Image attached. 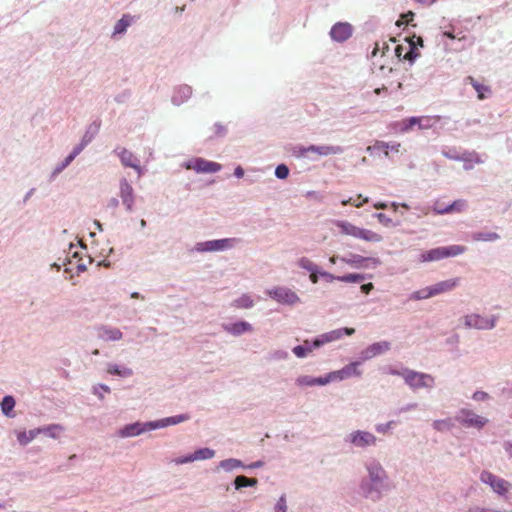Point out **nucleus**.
<instances>
[{"label":"nucleus","instance_id":"obj_40","mask_svg":"<svg viewBox=\"0 0 512 512\" xmlns=\"http://www.w3.org/2000/svg\"><path fill=\"white\" fill-rule=\"evenodd\" d=\"M193 454H194L196 461L197 460H207V459H211L214 457L215 451L211 448L203 447V448H199V449L195 450L193 452Z\"/></svg>","mask_w":512,"mask_h":512},{"label":"nucleus","instance_id":"obj_2","mask_svg":"<svg viewBox=\"0 0 512 512\" xmlns=\"http://www.w3.org/2000/svg\"><path fill=\"white\" fill-rule=\"evenodd\" d=\"M467 248L463 245L440 246L426 250L420 254V262L439 261L444 258L455 257L463 254Z\"/></svg>","mask_w":512,"mask_h":512},{"label":"nucleus","instance_id":"obj_55","mask_svg":"<svg viewBox=\"0 0 512 512\" xmlns=\"http://www.w3.org/2000/svg\"><path fill=\"white\" fill-rule=\"evenodd\" d=\"M194 461H196V460H195V457H194L193 453L177 457V458H175L173 460V462H175V464H177V465L191 463V462H194Z\"/></svg>","mask_w":512,"mask_h":512},{"label":"nucleus","instance_id":"obj_36","mask_svg":"<svg viewBox=\"0 0 512 512\" xmlns=\"http://www.w3.org/2000/svg\"><path fill=\"white\" fill-rule=\"evenodd\" d=\"M372 275L361 273H348L338 277V281L345 283H361L367 279H371Z\"/></svg>","mask_w":512,"mask_h":512},{"label":"nucleus","instance_id":"obj_34","mask_svg":"<svg viewBox=\"0 0 512 512\" xmlns=\"http://www.w3.org/2000/svg\"><path fill=\"white\" fill-rule=\"evenodd\" d=\"M217 468H221L226 472H231L238 468H246V465L239 459L228 458L220 461Z\"/></svg>","mask_w":512,"mask_h":512},{"label":"nucleus","instance_id":"obj_62","mask_svg":"<svg viewBox=\"0 0 512 512\" xmlns=\"http://www.w3.org/2000/svg\"><path fill=\"white\" fill-rule=\"evenodd\" d=\"M489 398H490L489 394L484 391H476L472 395V399L475 401H485Z\"/></svg>","mask_w":512,"mask_h":512},{"label":"nucleus","instance_id":"obj_63","mask_svg":"<svg viewBox=\"0 0 512 512\" xmlns=\"http://www.w3.org/2000/svg\"><path fill=\"white\" fill-rule=\"evenodd\" d=\"M320 276L328 283H331L333 281H338V277L336 275H333L332 273H329L327 271H324L321 269Z\"/></svg>","mask_w":512,"mask_h":512},{"label":"nucleus","instance_id":"obj_28","mask_svg":"<svg viewBox=\"0 0 512 512\" xmlns=\"http://www.w3.org/2000/svg\"><path fill=\"white\" fill-rule=\"evenodd\" d=\"M400 146L401 145L398 142L387 143L384 141H376L373 146H369L367 148V151H369L371 154H373L375 151H383L384 155L388 157L389 151L399 152Z\"/></svg>","mask_w":512,"mask_h":512},{"label":"nucleus","instance_id":"obj_53","mask_svg":"<svg viewBox=\"0 0 512 512\" xmlns=\"http://www.w3.org/2000/svg\"><path fill=\"white\" fill-rule=\"evenodd\" d=\"M309 341L311 343L312 350L318 349V348L322 347L323 345L327 344L323 334L318 335L317 337H315L313 339H309Z\"/></svg>","mask_w":512,"mask_h":512},{"label":"nucleus","instance_id":"obj_48","mask_svg":"<svg viewBox=\"0 0 512 512\" xmlns=\"http://www.w3.org/2000/svg\"><path fill=\"white\" fill-rule=\"evenodd\" d=\"M430 297H432V295L429 294V287H426V288H423L421 290L414 291L409 296V299L410 300H423V299H428Z\"/></svg>","mask_w":512,"mask_h":512},{"label":"nucleus","instance_id":"obj_25","mask_svg":"<svg viewBox=\"0 0 512 512\" xmlns=\"http://www.w3.org/2000/svg\"><path fill=\"white\" fill-rule=\"evenodd\" d=\"M97 336L103 341H118L122 339L123 333L120 329L111 326H101L97 330Z\"/></svg>","mask_w":512,"mask_h":512},{"label":"nucleus","instance_id":"obj_37","mask_svg":"<svg viewBox=\"0 0 512 512\" xmlns=\"http://www.w3.org/2000/svg\"><path fill=\"white\" fill-rule=\"evenodd\" d=\"M40 434V430L35 428L31 429L28 432L21 431L17 434V440L20 445L26 446L28 445L37 435Z\"/></svg>","mask_w":512,"mask_h":512},{"label":"nucleus","instance_id":"obj_60","mask_svg":"<svg viewBox=\"0 0 512 512\" xmlns=\"http://www.w3.org/2000/svg\"><path fill=\"white\" fill-rule=\"evenodd\" d=\"M130 95H131L130 91L125 90V91L121 92L120 94L116 95L114 100L119 104H123L129 99Z\"/></svg>","mask_w":512,"mask_h":512},{"label":"nucleus","instance_id":"obj_43","mask_svg":"<svg viewBox=\"0 0 512 512\" xmlns=\"http://www.w3.org/2000/svg\"><path fill=\"white\" fill-rule=\"evenodd\" d=\"M469 79L471 80V84H472L473 88L478 93V98L479 99H484L486 97L485 94H484L485 92H491V90H490V88L488 86L477 82L472 77H469Z\"/></svg>","mask_w":512,"mask_h":512},{"label":"nucleus","instance_id":"obj_13","mask_svg":"<svg viewBox=\"0 0 512 512\" xmlns=\"http://www.w3.org/2000/svg\"><path fill=\"white\" fill-rule=\"evenodd\" d=\"M186 169H192L197 173H216L221 170L222 165L209 161L204 158L198 157L184 163Z\"/></svg>","mask_w":512,"mask_h":512},{"label":"nucleus","instance_id":"obj_10","mask_svg":"<svg viewBox=\"0 0 512 512\" xmlns=\"http://www.w3.org/2000/svg\"><path fill=\"white\" fill-rule=\"evenodd\" d=\"M269 297L283 305H294L301 300L299 296L287 287H275L267 291Z\"/></svg>","mask_w":512,"mask_h":512},{"label":"nucleus","instance_id":"obj_3","mask_svg":"<svg viewBox=\"0 0 512 512\" xmlns=\"http://www.w3.org/2000/svg\"><path fill=\"white\" fill-rule=\"evenodd\" d=\"M334 224L340 229V232L345 235H350L355 238L374 243H378L383 240V237L380 234L368 229L357 227L348 221L336 220L334 221Z\"/></svg>","mask_w":512,"mask_h":512},{"label":"nucleus","instance_id":"obj_52","mask_svg":"<svg viewBox=\"0 0 512 512\" xmlns=\"http://www.w3.org/2000/svg\"><path fill=\"white\" fill-rule=\"evenodd\" d=\"M88 144L85 143L83 140L80 141L79 144L73 147L72 151L68 154V156L74 160L87 146Z\"/></svg>","mask_w":512,"mask_h":512},{"label":"nucleus","instance_id":"obj_33","mask_svg":"<svg viewBox=\"0 0 512 512\" xmlns=\"http://www.w3.org/2000/svg\"><path fill=\"white\" fill-rule=\"evenodd\" d=\"M100 127L101 120L97 118L86 128V131L81 140L87 144H90L99 133Z\"/></svg>","mask_w":512,"mask_h":512},{"label":"nucleus","instance_id":"obj_17","mask_svg":"<svg viewBox=\"0 0 512 512\" xmlns=\"http://www.w3.org/2000/svg\"><path fill=\"white\" fill-rule=\"evenodd\" d=\"M149 424H150V421H148V422L136 421L133 423L126 424L121 429H119L118 435L122 438L138 436L144 432L153 430L152 427L149 426Z\"/></svg>","mask_w":512,"mask_h":512},{"label":"nucleus","instance_id":"obj_41","mask_svg":"<svg viewBox=\"0 0 512 512\" xmlns=\"http://www.w3.org/2000/svg\"><path fill=\"white\" fill-rule=\"evenodd\" d=\"M420 122V117H416V116H412V117H408V118H405L401 121L400 125V131L401 132H407L409 130H411L414 126H418Z\"/></svg>","mask_w":512,"mask_h":512},{"label":"nucleus","instance_id":"obj_5","mask_svg":"<svg viewBox=\"0 0 512 512\" xmlns=\"http://www.w3.org/2000/svg\"><path fill=\"white\" fill-rule=\"evenodd\" d=\"M405 384L408 385L412 390L420 388H433L435 385V379L431 374L418 372L415 370L405 371Z\"/></svg>","mask_w":512,"mask_h":512},{"label":"nucleus","instance_id":"obj_46","mask_svg":"<svg viewBox=\"0 0 512 512\" xmlns=\"http://www.w3.org/2000/svg\"><path fill=\"white\" fill-rule=\"evenodd\" d=\"M288 357H289V353L287 351L278 349V350L270 351L268 353L267 359L280 361V360H286Z\"/></svg>","mask_w":512,"mask_h":512},{"label":"nucleus","instance_id":"obj_54","mask_svg":"<svg viewBox=\"0 0 512 512\" xmlns=\"http://www.w3.org/2000/svg\"><path fill=\"white\" fill-rule=\"evenodd\" d=\"M396 425L394 420L388 421L387 423L377 424L375 429L378 433L385 434L389 429H392Z\"/></svg>","mask_w":512,"mask_h":512},{"label":"nucleus","instance_id":"obj_16","mask_svg":"<svg viewBox=\"0 0 512 512\" xmlns=\"http://www.w3.org/2000/svg\"><path fill=\"white\" fill-rule=\"evenodd\" d=\"M408 45L409 49L408 51L403 55V60H406L409 62L410 66L415 63L417 58L421 56V53L419 51V47H424V41L422 37L417 36L413 34L412 36L405 37L404 39Z\"/></svg>","mask_w":512,"mask_h":512},{"label":"nucleus","instance_id":"obj_27","mask_svg":"<svg viewBox=\"0 0 512 512\" xmlns=\"http://www.w3.org/2000/svg\"><path fill=\"white\" fill-rule=\"evenodd\" d=\"M458 284V279H448L429 286V294L433 296L453 290Z\"/></svg>","mask_w":512,"mask_h":512},{"label":"nucleus","instance_id":"obj_1","mask_svg":"<svg viewBox=\"0 0 512 512\" xmlns=\"http://www.w3.org/2000/svg\"><path fill=\"white\" fill-rule=\"evenodd\" d=\"M367 475L362 477L358 493L366 500L377 503L393 489V484L381 463L375 459L365 462Z\"/></svg>","mask_w":512,"mask_h":512},{"label":"nucleus","instance_id":"obj_12","mask_svg":"<svg viewBox=\"0 0 512 512\" xmlns=\"http://www.w3.org/2000/svg\"><path fill=\"white\" fill-rule=\"evenodd\" d=\"M480 480L483 483L489 485L494 492L501 496L505 495L508 492L509 487L511 486V484L508 481L486 470L481 472Z\"/></svg>","mask_w":512,"mask_h":512},{"label":"nucleus","instance_id":"obj_39","mask_svg":"<svg viewBox=\"0 0 512 512\" xmlns=\"http://www.w3.org/2000/svg\"><path fill=\"white\" fill-rule=\"evenodd\" d=\"M472 240L492 242L500 239V235L496 232H475L472 234Z\"/></svg>","mask_w":512,"mask_h":512},{"label":"nucleus","instance_id":"obj_35","mask_svg":"<svg viewBox=\"0 0 512 512\" xmlns=\"http://www.w3.org/2000/svg\"><path fill=\"white\" fill-rule=\"evenodd\" d=\"M233 485L236 490H241L246 487H256L258 480L256 478H248L245 475H238L235 477Z\"/></svg>","mask_w":512,"mask_h":512},{"label":"nucleus","instance_id":"obj_58","mask_svg":"<svg viewBox=\"0 0 512 512\" xmlns=\"http://www.w3.org/2000/svg\"><path fill=\"white\" fill-rule=\"evenodd\" d=\"M215 128V136L216 137H224L227 134V128L221 123L217 122L214 124Z\"/></svg>","mask_w":512,"mask_h":512},{"label":"nucleus","instance_id":"obj_51","mask_svg":"<svg viewBox=\"0 0 512 512\" xmlns=\"http://www.w3.org/2000/svg\"><path fill=\"white\" fill-rule=\"evenodd\" d=\"M287 500L286 495L282 494L274 506L275 512H287Z\"/></svg>","mask_w":512,"mask_h":512},{"label":"nucleus","instance_id":"obj_38","mask_svg":"<svg viewBox=\"0 0 512 512\" xmlns=\"http://www.w3.org/2000/svg\"><path fill=\"white\" fill-rule=\"evenodd\" d=\"M40 434H44L50 438L57 439L59 433L63 431V427L60 424H50L48 426L38 427Z\"/></svg>","mask_w":512,"mask_h":512},{"label":"nucleus","instance_id":"obj_26","mask_svg":"<svg viewBox=\"0 0 512 512\" xmlns=\"http://www.w3.org/2000/svg\"><path fill=\"white\" fill-rule=\"evenodd\" d=\"M295 383L297 386H324L329 384V379L325 376L313 377L309 375H301L296 378Z\"/></svg>","mask_w":512,"mask_h":512},{"label":"nucleus","instance_id":"obj_56","mask_svg":"<svg viewBox=\"0 0 512 512\" xmlns=\"http://www.w3.org/2000/svg\"><path fill=\"white\" fill-rule=\"evenodd\" d=\"M459 34L460 33H457V34L454 33V31H452V30H447V31L443 32V36L447 37L449 39H458L459 42H464V43L468 41V38L465 35L459 37Z\"/></svg>","mask_w":512,"mask_h":512},{"label":"nucleus","instance_id":"obj_14","mask_svg":"<svg viewBox=\"0 0 512 512\" xmlns=\"http://www.w3.org/2000/svg\"><path fill=\"white\" fill-rule=\"evenodd\" d=\"M340 261L353 268H376L381 265V260L375 257H364L359 254L350 253L349 257H341Z\"/></svg>","mask_w":512,"mask_h":512},{"label":"nucleus","instance_id":"obj_21","mask_svg":"<svg viewBox=\"0 0 512 512\" xmlns=\"http://www.w3.org/2000/svg\"><path fill=\"white\" fill-rule=\"evenodd\" d=\"M115 152L120 157V161L125 167L133 168L137 171L138 175L141 176L143 173L142 167L140 166L139 160L133 155V153L126 148H117Z\"/></svg>","mask_w":512,"mask_h":512},{"label":"nucleus","instance_id":"obj_30","mask_svg":"<svg viewBox=\"0 0 512 512\" xmlns=\"http://www.w3.org/2000/svg\"><path fill=\"white\" fill-rule=\"evenodd\" d=\"M132 22L133 16L130 14H123L122 17L114 25L112 37L125 34L127 28L132 24Z\"/></svg>","mask_w":512,"mask_h":512},{"label":"nucleus","instance_id":"obj_8","mask_svg":"<svg viewBox=\"0 0 512 512\" xmlns=\"http://www.w3.org/2000/svg\"><path fill=\"white\" fill-rule=\"evenodd\" d=\"M344 149L341 146L333 145H310L308 147L297 146L294 148V153L297 156H306L308 152L317 153L320 156L337 155L343 153Z\"/></svg>","mask_w":512,"mask_h":512},{"label":"nucleus","instance_id":"obj_45","mask_svg":"<svg viewBox=\"0 0 512 512\" xmlns=\"http://www.w3.org/2000/svg\"><path fill=\"white\" fill-rule=\"evenodd\" d=\"M235 306L238 308H251L254 305L253 300L248 295H242L241 297L237 298L235 301Z\"/></svg>","mask_w":512,"mask_h":512},{"label":"nucleus","instance_id":"obj_32","mask_svg":"<svg viewBox=\"0 0 512 512\" xmlns=\"http://www.w3.org/2000/svg\"><path fill=\"white\" fill-rule=\"evenodd\" d=\"M16 405L15 398L12 395H5L0 403L1 412L4 416L12 418L15 416L14 407Z\"/></svg>","mask_w":512,"mask_h":512},{"label":"nucleus","instance_id":"obj_6","mask_svg":"<svg viewBox=\"0 0 512 512\" xmlns=\"http://www.w3.org/2000/svg\"><path fill=\"white\" fill-rule=\"evenodd\" d=\"M236 242L235 238H223V239H214L208 240L204 242H198L191 249V251H196L200 253L204 252H216V251H225L234 247Z\"/></svg>","mask_w":512,"mask_h":512},{"label":"nucleus","instance_id":"obj_4","mask_svg":"<svg viewBox=\"0 0 512 512\" xmlns=\"http://www.w3.org/2000/svg\"><path fill=\"white\" fill-rule=\"evenodd\" d=\"M344 442L354 448L366 449L370 446H375L377 438L369 431L355 430L344 437Z\"/></svg>","mask_w":512,"mask_h":512},{"label":"nucleus","instance_id":"obj_11","mask_svg":"<svg viewBox=\"0 0 512 512\" xmlns=\"http://www.w3.org/2000/svg\"><path fill=\"white\" fill-rule=\"evenodd\" d=\"M497 317L491 316L490 318L483 317L479 314L466 315L464 318V325L467 328H474L478 330H491L496 326Z\"/></svg>","mask_w":512,"mask_h":512},{"label":"nucleus","instance_id":"obj_64","mask_svg":"<svg viewBox=\"0 0 512 512\" xmlns=\"http://www.w3.org/2000/svg\"><path fill=\"white\" fill-rule=\"evenodd\" d=\"M468 512H499V510L483 508L479 506H472L468 509Z\"/></svg>","mask_w":512,"mask_h":512},{"label":"nucleus","instance_id":"obj_15","mask_svg":"<svg viewBox=\"0 0 512 512\" xmlns=\"http://www.w3.org/2000/svg\"><path fill=\"white\" fill-rule=\"evenodd\" d=\"M391 346V342L386 340L375 342L360 352L359 359L361 362H364L383 355L391 349Z\"/></svg>","mask_w":512,"mask_h":512},{"label":"nucleus","instance_id":"obj_31","mask_svg":"<svg viewBox=\"0 0 512 512\" xmlns=\"http://www.w3.org/2000/svg\"><path fill=\"white\" fill-rule=\"evenodd\" d=\"M107 373H109L110 375L119 376L121 378H128L133 375V370L125 365L108 363L107 364Z\"/></svg>","mask_w":512,"mask_h":512},{"label":"nucleus","instance_id":"obj_50","mask_svg":"<svg viewBox=\"0 0 512 512\" xmlns=\"http://www.w3.org/2000/svg\"><path fill=\"white\" fill-rule=\"evenodd\" d=\"M433 428L437 431H444L448 430L452 427V424L450 423L449 419L444 420H435L432 424Z\"/></svg>","mask_w":512,"mask_h":512},{"label":"nucleus","instance_id":"obj_19","mask_svg":"<svg viewBox=\"0 0 512 512\" xmlns=\"http://www.w3.org/2000/svg\"><path fill=\"white\" fill-rule=\"evenodd\" d=\"M120 197L127 212H132L135 202L134 190L126 178L120 180Z\"/></svg>","mask_w":512,"mask_h":512},{"label":"nucleus","instance_id":"obj_61","mask_svg":"<svg viewBox=\"0 0 512 512\" xmlns=\"http://www.w3.org/2000/svg\"><path fill=\"white\" fill-rule=\"evenodd\" d=\"M431 119L429 117H420V122L418 124V128L423 129H429L432 127Z\"/></svg>","mask_w":512,"mask_h":512},{"label":"nucleus","instance_id":"obj_47","mask_svg":"<svg viewBox=\"0 0 512 512\" xmlns=\"http://www.w3.org/2000/svg\"><path fill=\"white\" fill-rule=\"evenodd\" d=\"M289 173H290V169L284 163L277 165L275 168V176H276V178H278L280 180L286 179L289 176Z\"/></svg>","mask_w":512,"mask_h":512},{"label":"nucleus","instance_id":"obj_22","mask_svg":"<svg viewBox=\"0 0 512 512\" xmlns=\"http://www.w3.org/2000/svg\"><path fill=\"white\" fill-rule=\"evenodd\" d=\"M221 327L224 331L233 336H241L253 330L252 325L244 320H239L234 323H222Z\"/></svg>","mask_w":512,"mask_h":512},{"label":"nucleus","instance_id":"obj_29","mask_svg":"<svg viewBox=\"0 0 512 512\" xmlns=\"http://www.w3.org/2000/svg\"><path fill=\"white\" fill-rule=\"evenodd\" d=\"M355 333L354 328L343 327L323 333L327 343L341 339L344 336H351Z\"/></svg>","mask_w":512,"mask_h":512},{"label":"nucleus","instance_id":"obj_23","mask_svg":"<svg viewBox=\"0 0 512 512\" xmlns=\"http://www.w3.org/2000/svg\"><path fill=\"white\" fill-rule=\"evenodd\" d=\"M191 95H192V87L191 86H189L187 84L176 86L173 89V95L171 97V102L175 106H180L184 102L188 101V99L191 97Z\"/></svg>","mask_w":512,"mask_h":512},{"label":"nucleus","instance_id":"obj_49","mask_svg":"<svg viewBox=\"0 0 512 512\" xmlns=\"http://www.w3.org/2000/svg\"><path fill=\"white\" fill-rule=\"evenodd\" d=\"M111 389L106 384H97L93 386V394L96 395L100 400L104 399L103 392L110 393Z\"/></svg>","mask_w":512,"mask_h":512},{"label":"nucleus","instance_id":"obj_7","mask_svg":"<svg viewBox=\"0 0 512 512\" xmlns=\"http://www.w3.org/2000/svg\"><path fill=\"white\" fill-rule=\"evenodd\" d=\"M455 420L465 428H476L481 430L487 423L488 419L477 415L472 410L462 408L455 416Z\"/></svg>","mask_w":512,"mask_h":512},{"label":"nucleus","instance_id":"obj_20","mask_svg":"<svg viewBox=\"0 0 512 512\" xmlns=\"http://www.w3.org/2000/svg\"><path fill=\"white\" fill-rule=\"evenodd\" d=\"M466 207L467 203L462 199L453 201L451 204L446 205L445 208H442L440 201H436L432 207V210L437 215H445L454 212H462L466 209Z\"/></svg>","mask_w":512,"mask_h":512},{"label":"nucleus","instance_id":"obj_24","mask_svg":"<svg viewBox=\"0 0 512 512\" xmlns=\"http://www.w3.org/2000/svg\"><path fill=\"white\" fill-rule=\"evenodd\" d=\"M298 266L310 273L309 279L313 284L318 283L319 277H321V268L317 264L307 257H302L298 260Z\"/></svg>","mask_w":512,"mask_h":512},{"label":"nucleus","instance_id":"obj_42","mask_svg":"<svg viewBox=\"0 0 512 512\" xmlns=\"http://www.w3.org/2000/svg\"><path fill=\"white\" fill-rule=\"evenodd\" d=\"M171 425H176L174 423V420H173V418L171 416L170 417H166V418H162V419H159V420L150 421V424H149V426L152 427L153 430L160 429V428H165V427H168V426H171Z\"/></svg>","mask_w":512,"mask_h":512},{"label":"nucleus","instance_id":"obj_59","mask_svg":"<svg viewBox=\"0 0 512 512\" xmlns=\"http://www.w3.org/2000/svg\"><path fill=\"white\" fill-rule=\"evenodd\" d=\"M292 352L298 358H305L308 355V352L305 350V348L302 345H297V346L293 347Z\"/></svg>","mask_w":512,"mask_h":512},{"label":"nucleus","instance_id":"obj_18","mask_svg":"<svg viewBox=\"0 0 512 512\" xmlns=\"http://www.w3.org/2000/svg\"><path fill=\"white\" fill-rule=\"evenodd\" d=\"M353 33V27L348 22H337L335 23L330 30V37L335 42H345L348 40Z\"/></svg>","mask_w":512,"mask_h":512},{"label":"nucleus","instance_id":"obj_9","mask_svg":"<svg viewBox=\"0 0 512 512\" xmlns=\"http://www.w3.org/2000/svg\"><path fill=\"white\" fill-rule=\"evenodd\" d=\"M361 361H353L347 365H345L343 368L337 371H332L326 374V377L329 379V383L333 381H342L347 378L351 377H360L362 375V371L358 369V367L361 365Z\"/></svg>","mask_w":512,"mask_h":512},{"label":"nucleus","instance_id":"obj_57","mask_svg":"<svg viewBox=\"0 0 512 512\" xmlns=\"http://www.w3.org/2000/svg\"><path fill=\"white\" fill-rule=\"evenodd\" d=\"M72 159L67 155L63 161H61L60 163H58L56 165V173H61L64 169H66L71 163H72Z\"/></svg>","mask_w":512,"mask_h":512},{"label":"nucleus","instance_id":"obj_44","mask_svg":"<svg viewBox=\"0 0 512 512\" xmlns=\"http://www.w3.org/2000/svg\"><path fill=\"white\" fill-rule=\"evenodd\" d=\"M374 217H376L378 219V221L386 227H396V226L400 225L399 221L393 222V220L391 218H389L386 214L381 213V212L375 213Z\"/></svg>","mask_w":512,"mask_h":512}]
</instances>
